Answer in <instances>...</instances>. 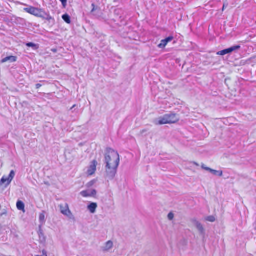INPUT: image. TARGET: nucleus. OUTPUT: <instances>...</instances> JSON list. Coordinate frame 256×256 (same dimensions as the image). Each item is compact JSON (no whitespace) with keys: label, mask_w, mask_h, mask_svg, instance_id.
<instances>
[{"label":"nucleus","mask_w":256,"mask_h":256,"mask_svg":"<svg viewBox=\"0 0 256 256\" xmlns=\"http://www.w3.org/2000/svg\"><path fill=\"white\" fill-rule=\"evenodd\" d=\"M120 156L112 148H107L104 154V162L106 164V177L112 180L116 176L120 164Z\"/></svg>","instance_id":"f257e3e1"},{"label":"nucleus","mask_w":256,"mask_h":256,"mask_svg":"<svg viewBox=\"0 0 256 256\" xmlns=\"http://www.w3.org/2000/svg\"><path fill=\"white\" fill-rule=\"evenodd\" d=\"M179 120V117L175 114L170 113L164 115L158 120H154L156 125H162L168 124H174Z\"/></svg>","instance_id":"f03ea898"},{"label":"nucleus","mask_w":256,"mask_h":256,"mask_svg":"<svg viewBox=\"0 0 256 256\" xmlns=\"http://www.w3.org/2000/svg\"><path fill=\"white\" fill-rule=\"evenodd\" d=\"M24 10L26 12L39 18H44L46 15V14L42 10L34 7L26 8H24Z\"/></svg>","instance_id":"7ed1b4c3"},{"label":"nucleus","mask_w":256,"mask_h":256,"mask_svg":"<svg viewBox=\"0 0 256 256\" xmlns=\"http://www.w3.org/2000/svg\"><path fill=\"white\" fill-rule=\"evenodd\" d=\"M61 213L65 216L68 217L70 219L75 220V218L72 212L69 209L67 204L64 205L60 204L59 206Z\"/></svg>","instance_id":"20e7f679"},{"label":"nucleus","mask_w":256,"mask_h":256,"mask_svg":"<svg viewBox=\"0 0 256 256\" xmlns=\"http://www.w3.org/2000/svg\"><path fill=\"white\" fill-rule=\"evenodd\" d=\"M191 222L192 224L194 226H195L197 230H198L200 234L202 235L203 236V238H204L206 234V230L202 224L195 218L192 219L191 220Z\"/></svg>","instance_id":"39448f33"},{"label":"nucleus","mask_w":256,"mask_h":256,"mask_svg":"<svg viewBox=\"0 0 256 256\" xmlns=\"http://www.w3.org/2000/svg\"><path fill=\"white\" fill-rule=\"evenodd\" d=\"M14 176L15 172L13 170H12L10 172L8 177L3 176L2 178L0 180V186L4 184L5 182H6V187L8 185L10 184V183L13 180L14 178Z\"/></svg>","instance_id":"423d86ee"},{"label":"nucleus","mask_w":256,"mask_h":256,"mask_svg":"<svg viewBox=\"0 0 256 256\" xmlns=\"http://www.w3.org/2000/svg\"><path fill=\"white\" fill-rule=\"evenodd\" d=\"M80 194L83 197H94L96 194V191L95 190L88 189L81 192Z\"/></svg>","instance_id":"0eeeda50"},{"label":"nucleus","mask_w":256,"mask_h":256,"mask_svg":"<svg viewBox=\"0 0 256 256\" xmlns=\"http://www.w3.org/2000/svg\"><path fill=\"white\" fill-rule=\"evenodd\" d=\"M97 164L98 162L96 160H94L92 162L88 170V175H92L95 172Z\"/></svg>","instance_id":"6e6552de"},{"label":"nucleus","mask_w":256,"mask_h":256,"mask_svg":"<svg viewBox=\"0 0 256 256\" xmlns=\"http://www.w3.org/2000/svg\"><path fill=\"white\" fill-rule=\"evenodd\" d=\"M173 39V36H169L164 40H162L160 43L158 45V48H164L168 43L172 41Z\"/></svg>","instance_id":"1a4fd4ad"},{"label":"nucleus","mask_w":256,"mask_h":256,"mask_svg":"<svg viewBox=\"0 0 256 256\" xmlns=\"http://www.w3.org/2000/svg\"><path fill=\"white\" fill-rule=\"evenodd\" d=\"M113 245V242L112 240H108L102 247V250L104 252H108L112 248Z\"/></svg>","instance_id":"9d476101"},{"label":"nucleus","mask_w":256,"mask_h":256,"mask_svg":"<svg viewBox=\"0 0 256 256\" xmlns=\"http://www.w3.org/2000/svg\"><path fill=\"white\" fill-rule=\"evenodd\" d=\"M38 234L40 240L42 242H44L46 241V237H45L44 233L42 230V225L39 226L38 231Z\"/></svg>","instance_id":"9b49d317"},{"label":"nucleus","mask_w":256,"mask_h":256,"mask_svg":"<svg viewBox=\"0 0 256 256\" xmlns=\"http://www.w3.org/2000/svg\"><path fill=\"white\" fill-rule=\"evenodd\" d=\"M97 207L98 205L96 203L92 202L88 206V209L92 214H94L96 212Z\"/></svg>","instance_id":"f8f14e48"},{"label":"nucleus","mask_w":256,"mask_h":256,"mask_svg":"<svg viewBox=\"0 0 256 256\" xmlns=\"http://www.w3.org/2000/svg\"><path fill=\"white\" fill-rule=\"evenodd\" d=\"M16 60V58L14 56H7L2 60V63L6 62L8 61L10 62H14Z\"/></svg>","instance_id":"ddd939ff"},{"label":"nucleus","mask_w":256,"mask_h":256,"mask_svg":"<svg viewBox=\"0 0 256 256\" xmlns=\"http://www.w3.org/2000/svg\"><path fill=\"white\" fill-rule=\"evenodd\" d=\"M39 221L40 224V225H42V226L44 224L46 220L44 212L40 214Z\"/></svg>","instance_id":"4468645a"},{"label":"nucleus","mask_w":256,"mask_h":256,"mask_svg":"<svg viewBox=\"0 0 256 256\" xmlns=\"http://www.w3.org/2000/svg\"><path fill=\"white\" fill-rule=\"evenodd\" d=\"M240 48V46H234L230 47V48H227V50H228V54H230L232 52H233L234 51H236V50H238Z\"/></svg>","instance_id":"2eb2a0df"},{"label":"nucleus","mask_w":256,"mask_h":256,"mask_svg":"<svg viewBox=\"0 0 256 256\" xmlns=\"http://www.w3.org/2000/svg\"><path fill=\"white\" fill-rule=\"evenodd\" d=\"M62 18L63 20L66 22L67 24H70L71 20H70V16L68 14H64L62 16Z\"/></svg>","instance_id":"dca6fc26"},{"label":"nucleus","mask_w":256,"mask_h":256,"mask_svg":"<svg viewBox=\"0 0 256 256\" xmlns=\"http://www.w3.org/2000/svg\"><path fill=\"white\" fill-rule=\"evenodd\" d=\"M16 206L18 210H22L24 208V204L22 201H18L16 203Z\"/></svg>","instance_id":"f3484780"},{"label":"nucleus","mask_w":256,"mask_h":256,"mask_svg":"<svg viewBox=\"0 0 256 256\" xmlns=\"http://www.w3.org/2000/svg\"><path fill=\"white\" fill-rule=\"evenodd\" d=\"M210 172L215 176H222L223 174L222 170H216L212 169L210 170Z\"/></svg>","instance_id":"a211bd4d"},{"label":"nucleus","mask_w":256,"mask_h":256,"mask_svg":"<svg viewBox=\"0 0 256 256\" xmlns=\"http://www.w3.org/2000/svg\"><path fill=\"white\" fill-rule=\"evenodd\" d=\"M226 54H228L227 49H225L219 51V52H217V53H216L217 55H220V56H224Z\"/></svg>","instance_id":"6ab92c4d"},{"label":"nucleus","mask_w":256,"mask_h":256,"mask_svg":"<svg viewBox=\"0 0 256 256\" xmlns=\"http://www.w3.org/2000/svg\"><path fill=\"white\" fill-rule=\"evenodd\" d=\"M206 220L210 222H214L216 220L215 218L213 216H208Z\"/></svg>","instance_id":"aec40b11"},{"label":"nucleus","mask_w":256,"mask_h":256,"mask_svg":"<svg viewBox=\"0 0 256 256\" xmlns=\"http://www.w3.org/2000/svg\"><path fill=\"white\" fill-rule=\"evenodd\" d=\"M62 2L64 8H66L67 5V0H60Z\"/></svg>","instance_id":"412c9836"},{"label":"nucleus","mask_w":256,"mask_h":256,"mask_svg":"<svg viewBox=\"0 0 256 256\" xmlns=\"http://www.w3.org/2000/svg\"><path fill=\"white\" fill-rule=\"evenodd\" d=\"M168 218L170 220H172L174 218V214L172 212H170L168 216Z\"/></svg>","instance_id":"4be33fe9"},{"label":"nucleus","mask_w":256,"mask_h":256,"mask_svg":"<svg viewBox=\"0 0 256 256\" xmlns=\"http://www.w3.org/2000/svg\"><path fill=\"white\" fill-rule=\"evenodd\" d=\"M202 168H203L206 170L209 171L210 172V170H212V168L206 166L205 165H204V164H202Z\"/></svg>","instance_id":"5701e85b"},{"label":"nucleus","mask_w":256,"mask_h":256,"mask_svg":"<svg viewBox=\"0 0 256 256\" xmlns=\"http://www.w3.org/2000/svg\"><path fill=\"white\" fill-rule=\"evenodd\" d=\"M26 46H28V47H35L36 46V45L34 44V43H32V42H28L26 44Z\"/></svg>","instance_id":"b1692460"},{"label":"nucleus","mask_w":256,"mask_h":256,"mask_svg":"<svg viewBox=\"0 0 256 256\" xmlns=\"http://www.w3.org/2000/svg\"><path fill=\"white\" fill-rule=\"evenodd\" d=\"M36 256H47V253L44 250H42V254L40 255H36Z\"/></svg>","instance_id":"393cba45"},{"label":"nucleus","mask_w":256,"mask_h":256,"mask_svg":"<svg viewBox=\"0 0 256 256\" xmlns=\"http://www.w3.org/2000/svg\"><path fill=\"white\" fill-rule=\"evenodd\" d=\"M42 86V85L40 84H36V89L40 88Z\"/></svg>","instance_id":"a878e982"},{"label":"nucleus","mask_w":256,"mask_h":256,"mask_svg":"<svg viewBox=\"0 0 256 256\" xmlns=\"http://www.w3.org/2000/svg\"><path fill=\"white\" fill-rule=\"evenodd\" d=\"M94 182L93 181H92L88 183V186H92L94 184Z\"/></svg>","instance_id":"bb28decb"},{"label":"nucleus","mask_w":256,"mask_h":256,"mask_svg":"<svg viewBox=\"0 0 256 256\" xmlns=\"http://www.w3.org/2000/svg\"><path fill=\"white\" fill-rule=\"evenodd\" d=\"M46 16H48L47 19H48V20H50V19H51V18H52V17H51L49 15H47V14H46Z\"/></svg>","instance_id":"cd10ccee"},{"label":"nucleus","mask_w":256,"mask_h":256,"mask_svg":"<svg viewBox=\"0 0 256 256\" xmlns=\"http://www.w3.org/2000/svg\"><path fill=\"white\" fill-rule=\"evenodd\" d=\"M92 6H94V8H93V9H92V12H93L94 11V4H92Z\"/></svg>","instance_id":"c85d7f7f"},{"label":"nucleus","mask_w":256,"mask_h":256,"mask_svg":"<svg viewBox=\"0 0 256 256\" xmlns=\"http://www.w3.org/2000/svg\"><path fill=\"white\" fill-rule=\"evenodd\" d=\"M224 8H226V4L224 5V6H223V10L224 9Z\"/></svg>","instance_id":"c756f323"},{"label":"nucleus","mask_w":256,"mask_h":256,"mask_svg":"<svg viewBox=\"0 0 256 256\" xmlns=\"http://www.w3.org/2000/svg\"><path fill=\"white\" fill-rule=\"evenodd\" d=\"M76 106V105H74L73 106L72 108V109L73 108H74Z\"/></svg>","instance_id":"7c9ffc66"}]
</instances>
